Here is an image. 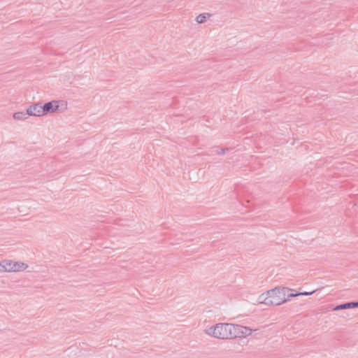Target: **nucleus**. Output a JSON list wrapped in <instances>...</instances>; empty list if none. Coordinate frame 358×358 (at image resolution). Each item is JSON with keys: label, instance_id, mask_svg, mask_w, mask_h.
<instances>
[{"label": "nucleus", "instance_id": "3", "mask_svg": "<svg viewBox=\"0 0 358 358\" xmlns=\"http://www.w3.org/2000/svg\"><path fill=\"white\" fill-rule=\"evenodd\" d=\"M203 332L210 338L227 341L229 340V322H218L204 329Z\"/></svg>", "mask_w": 358, "mask_h": 358}, {"label": "nucleus", "instance_id": "7", "mask_svg": "<svg viewBox=\"0 0 358 358\" xmlns=\"http://www.w3.org/2000/svg\"><path fill=\"white\" fill-rule=\"evenodd\" d=\"M13 117L15 120L24 122V121H26L28 120L29 114H27V111L26 112L19 111V112L15 113L13 114Z\"/></svg>", "mask_w": 358, "mask_h": 358}, {"label": "nucleus", "instance_id": "4", "mask_svg": "<svg viewBox=\"0 0 358 358\" xmlns=\"http://www.w3.org/2000/svg\"><path fill=\"white\" fill-rule=\"evenodd\" d=\"M28 265L22 262L6 259L1 262V270L5 272H21L28 268Z\"/></svg>", "mask_w": 358, "mask_h": 358}, {"label": "nucleus", "instance_id": "8", "mask_svg": "<svg viewBox=\"0 0 358 358\" xmlns=\"http://www.w3.org/2000/svg\"><path fill=\"white\" fill-rule=\"evenodd\" d=\"M210 14L208 13H201L196 17V22L198 24H202L206 22V20L210 18Z\"/></svg>", "mask_w": 358, "mask_h": 358}, {"label": "nucleus", "instance_id": "6", "mask_svg": "<svg viewBox=\"0 0 358 358\" xmlns=\"http://www.w3.org/2000/svg\"><path fill=\"white\" fill-rule=\"evenodd\" d=\"M27 112L31 117H40L45 115L43 106L41 103L30 105L27 108Z\"/></svg>", "mask_w": 358, "mask_h": 358}, {"label": "nucleus", "instance_id": "12", "mask_svg": "<svg viewBox=\"0 0 358 358\" xmlns=\"http://www.w3.org/2000/svg\"><path fill=\"white\" fill-rule=\"evenodd\" d=\"M353 307L354 308H358V301L357 302H352Z\"/></svg>", "mask_w": 358, "mask_h": 358}, {"label": "nucleus", "instance_id": "9", "mask_svg": "<svg viewBox=\"0 0 358 358\" xmlns=\"http://www.w3.org/2000/svg\"><path fill=\"white\" fill-rule=\"evenodd\" d=\"M348 308H354L352 302L336 306L333 308V310H340Z\"/></svg>", "mask_w": 358, "mask_h": 358}, {"label": "nucleus", "instance_id": "2", "mask_svg": "<svg viewBox=\"0 0 358 358\" xmlns=\"http://www.w3.org/2000/svg\"><path fill=\"white\" fill-rule=\"evenodd\" d=\"M258 331V328H252L240 324L229 323V340L246 338L256 334Z\"/></svg>", "mask_w": 358, "mask_h": 358}, {"label": "nucleus", "instance_id": "1", "mask_svg": "<svg viewBox=\"0 0 358 358\" xmlns=\"http://www.w3.org/2000/svg\"><path fill=\"white\" fill-rule=\"evenodd\" d=\"M292 291L285 287H277L261 294L257 298L259 304L266 306H280L286 303V292Z\"/></svg>", "mask_w": 358, "mask_h": 358}, {"label": "nucleus", "instance_id": "11", "mask_svg": "<svg viewBox=\"0 0 358 358\" xmlns=\"http://www.w3.org/2000/svg\"><path fill=\"white\" fill-rule=\"evenodd\" d=\"M315 292V290H313L311 292H299V294H300V296H310V295H312L313 294H314Z\"/></svg>", "mask_w": 358, "mask_h": 358}, {"label": "nucleus", "instance_id": "5", "mask_svg": "<svg viewBox=\"0 0 358 358\" xmlns=\"http://www.w3.org/2000/svg\"><path fill=\"white\" fill-rule=\"evenodd\" d=\"M43 106L45 115L48 113L63 112L67 109V102L59 100H52Z\"/></svg>", "mask_w": 358, "mask_h": 358}, {"label": "nucleus", "instance_id": "10", "mask_svg": "<svg viewBox=\"0 0 358 358\" xmlns=\"http://www.w3.org/2000/svg\"><path fill=\"white\" fill-rule=\"evenodd\" d=\"M292 291H289V292H286V294H287V299H286V302L289 301V299L292 297H295V296H300V294L299 292H294V290L292 289Z\"/></svg>", "mask_w": 358, "mask_h": 358}]
</instances>
